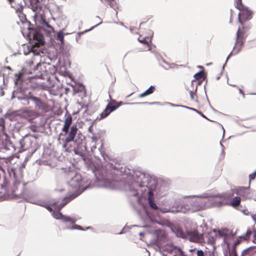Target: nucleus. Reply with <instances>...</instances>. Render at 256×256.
I'll return each instance as SVG.
<instances>
[{
  "instance_id": "37998d69",
  "label": "nucleus",
  "mask_w": 256,
  "mask_h": 256,
  "mask_svg": "<svg viewBox=\"0 0 256 256\" xmlns=\"http://www.w3.org/2000/svg\"><path fill=\"white\" fill-rule=\"evenodd\" d=\"M224 130L223 136H224Z\"/></svg>"
},
{
  "instance_id": "f257e3e1",
  "label": "nucleus",
  "mask_w": 256,
  "mask_h": 256,
  "mask_svg": "<svg viewBox=\"0 0 256 256\" xmlns=\"http://www.w3.org/2000/svg\"><path fill=\"white\" fill-rule=\"evenodd\" d=\"M214 198V202L208 205L205 204L204 201L200 198H198L194 201L186 200L183 202L181 207L178 208L176 212L183 213L188 212H196L210 206H220L223 205H230L235 208L240 206L241 200L240 197L236 196L232 199L231 202H228V200L230 198L225 194L216 196Z\"/></svg>"
},
{
  "instance_id": "a18cd8bd",
  "label": "nucleus",
  "mask_w": 256,
  "mask_h": 256,
  "mask_svg": "<svg viewBox=\"0 0 256 256\" xmlns=\"http://www.w3.org/2000/svg\"><path fill=\"white\" fill-rule=\"evenodd\" d=\"M164 212H167L168 211H162Z\"/></svg>"
},
{
  "instance_id": "f8f14e48",
  "label": "nucleus",
  "mask_w": 256,
  "mask_h": 256,
  "mask_svg": "<svg viewBox=\"0 0 256 256\" xmlns=\"http://www.w3.org/2000/svg\"><path fill=\"white\" fill-rule=\"evenodd\" d=\"M78 128L76 126H72L70 128V130L68 137L66 138V142H70L74 140L75 136L77 133Z\"/></svg>"
},
{
  "instance_id": "cd10ccee",
  "label": "nucleus",
  "mask_w": 256,
  "mask_h": 256,
  "mask_svg": "<svg viewBox=\"0 0 256 256\" xmlns=\"http://www.w3.org/2000/svg\"><path fill=\"white\" fill-rule=\"evenodd\" d=\"M197 256H204V252L202 250H198L196 252Z\"/></svg>"
},
{
  "instance_id": "c9c22d12",
  "label": "nucleus",
  "mask_w": 256,
  "mask_h": 256,
  "mask_svg": "<svg viewBox=\"0 0 256 256\" xmlns=\"http://www.w3.org/2000/svg\"><path fill=\"white\" fill-rule=\"evenodd\" d=\"M8 0L10 2L12 3V2L14 0Z\"/></svg>"
},
{
  "instance_id": "4c0bfd02",
  "label": "nucleus",
  "mask_w": 256,
  "mask_h": 256,
  "mask_svg": "<svg viewBox=\"0 0 256 256\" xmlns=\"http://www.w3.org/2000/svg\"><path fill=\"white\" fill-rule=\"evenodd\" d=\"M33 63H34V62H30V65H31V64H32Z\"/></svg>"
},
{
  "instance_id": "4be33fe9",
  "label": "nucleus",
  "mask_w": 256,
  "mask_h": 256,
  "mask_svg": "<svg viewBox=\"0 0 256 256\" xmlns=\"http://www.w3.org/2000/svg\"><path fill=\"white\" fill-rule=\"evenodd\" d=\"M110 112L106 108L105 110L100 114V120L106 117Z\"/></svg>"
},
{
  "instance_id": "e433bc0d",
  "label": "nucleus",
  "mask_w": 256,
  "mask_h": 256,
  "mask_svg": "<svg viewBox=\"0 0 256 256\" xmlns=\"http://www.w3.org/2000/svg\"><path fill=\"white\" fill-rule=\"evenodd\" d=\"M201 114V116H202V117H204V118H206V117H205V116H204L203 114Z\"/></svg>"
},
{
  "instance_id": "dca6fc26",
  "label": "nucleus",
  "mask_w": 256,
  "mask_h": 256,
  "mask_svg": "<svg viewBox=\"0 0 256 256\" xmlns=\"http://www.w3.org/2000/svg\"><path fill=\"white\" fill-rule=\"evenodd\" d=\"M172 253L174 254L173 256H186L182 250L176 248H172Z\"/></svg>"
},
{
  "instance_id": "9d476101",
  "label": "nucleus",
  "mask_w": 256,
  "mask_h": 256,
  "mask_svg": "<svg viewBox=\"0 0 256 256\" xmlns=\"http://www.w3.org/2000/svg\"><path fill=\"white\" fill-rule=\"evenodd\" d=\"M54 218L57 220H60L64 222H70V224H74L75 221L70 219L69 218L63 216L60 212H54L52 213Z\"/></svg>"
},
{
  "instance_id": "9b49d317",
  "label": "nucleus",
  "mask_w": 256,
  "mask_h": 256,
  "mask_svg": "<svg viewBox=\"0 0 256 256\" xmlns=\"http://www.w3.org/2000/svg\"><path fill=\"white\" fill-rule=\"evenodd\" d=\"M242 36V34L240 32V29L238 28L237 32V40L236 43V44L234 48V51H236V53H237L240 50L241 46L242 44V41L240 38Z\"/></svg>"
},
{
  "instance_id": "2f4dec72",
  "label": "nucleus",
  "mask_w": 256,
  "mask_h": 256,
  "mask_svg": "<svg viewBox=\"0 0 256 256\" xmlns=\"http://www.w3.org/2000/svg\"><path fill=\"white\" fill-rule=\"evenodd\" d=\"M74 228V229H78V230H83L80 226H78V225H76L75 226L74 228Z\"/></svg>"
},
{
  "instance_id": "473e14b6",
  "label": "nucleus",
  "mask_w": 256,
  "mask_h": 256,
  "mask_svg": "<svg viewBox=\"0 0 256 256\" xmlns=\"http://www.w3.org/2000/svg\"><path fill=\"white\" fill-rule=\"evenodd\" d=\"M250 180H253L254 178V174H251L250 176Z\"/></svg>"
},
{
  "instance_id": "aec40b11",
  "label": "nucleus",
  "mask_w": 256,
  "mask_h": 256,
  "mask_svg": "<svg viewBox=\"0 0 256 256\" xmlns=\"http://www.w3.org/2000/svg\"><path fill=\"white\" fill-rule=\"evenodd\" d=\"M64 34L62 31L57 33L56 38L58 40L60 41L61 45H63L64 44Z\"/></svg>"
},
{
  "instance_id": "72a5a7b5",
  "label": "nucleus",
  "mask_w": 256,
  "mask_h": 256,
  "mask_svg": "<svg viewBox=\"0 0 256 256\" xmlns=\"http://www.w3.org/2000/svg\"><path fill=\"white\" fill-rule=\"evenodd\" d=\"M239 92L240 93L242 94L243 96H244V92H242V90H241V89H239Z\"/></svg>"
},
{
  "instance_id": "bb28decb",
  "label": "nucleus",
  "mask_w": 256,
  "mask_h": 256,
  "mask_svg": "<svg viewBox=\"0 0 256 256\" xmlns=\"http://www.w3.org/2000/svg\"><path fill=\"white\" fill-rule=\"evenodd\" d=\"M102 2H108L112 6H114L112 2H114V0H100Z\"/></svg>"
},
{
  "instance_id": "4468645a",
  "label": "nucleus",
  "mask_w": 256,
  "mask_h": 256,
  "mask_svg": "<svg viewBox=\"0 0 256 256\" xmlns=\"http://www.w3.org/2000/svg\"><path fill=\"white\" fill-rule=\"evenodd\" d=\"M12 6L15 8L17 13H19L18 16L20 18L22 22H24L26 20V17L24 15V14L22 13L23 10L22 6V5H20L18 6H14L12 5Z\"/></svg>"
},
{
  "instance_id": "6ab92c4d",
  "label": "nucleus",
  "mask_w": 256,
  "mask_h": 256,
  "mask_svg": "<svg viewBox=\"0 0 256 256\" xmlns=\"http://www.w3.org/2000/svg\"><path fill=\"white\" fill-rule=\"evenodd\" d=\"M116 102L115 101H114L112 102L109 104L106 107V108L109 110L110 112H113L114 110L117 108H118V106H116Z\"/></svg>"
},
{
  "instance_id": "412c9836",
  "label": "nucleus",
  "mask_w": 256,
  "mask_h": 256,
  "mask_svg": "<svg viewBox=\"0 0 256 256\" xmlns=\"http://www.w3.org/2000/svg\"><path fill=\"white\" fill-rule=\"evenodd\" d=\"M165 104L170 106H174V107H176V106H183L184 107V106L174 104H172V103H170V102H166V103H165ZM184 108H188V109L192 110H194V111L198 112V111L194 109V108H189V107H188V106H184Z\"/></svg>"
},
{
  "instance_id": "58836bf2",
  "label": "nucleus",
  "mask_w": 256,
  "mask_h": 256,
  "mask_svg": "<svg viewBox=\"0 0 256 256\" xmlns=\"http://www.w3.org/2000/svg\"><path fill=\"white\" fill-rule=\"evenodd\" d=\"M143 234H143V233H142V232H140V236H142V235H143Z\"/></svg>"
},
{
  "instance_id": "393cba45",
  "label": "nucleus",
  "mask_w": 256,
  "mask_h": 256,
  "mask_svg": "<svg viewBox=\"0 0 256 256\" xmlns=\"http://www.w3.org/2000/svg\"><path fill=\"white\" fill-rule=\"evenodd\" d=\"M44 24H46V27L48 28V32L50 33V32H54V29L49 24L48 22H44Z\"/></svg>"
},
{
  "instance_id": "0eeeda50",
  "label": "nucleus",
  "mask_w": 256,
  "mask_h": 256,
  "mask_svg": "<svg viewBox=\"0 0 256 256\" xmlns=\"http://www.w3.org/2000/svg\"><path fill=\"white\" fill-rule=\"evenodd\" d=\"M30 6L32 10L36 12L38 16H42L44 12L42 10V0H30Z\"/></svg>"
},
{
  "instance_id": "6e6552de",
  "label": "nucleus",
  "mask_w": 256,
  "mask_h": 256,
  "mask_svg": "<svg viewBox=\"0 0 256 256\" xmlns=\"http://www.w3.org/2000/svg\"><path fill=\"white\" fill-rule=\"evenodd\" d=\"M187 234L190 240L194 242H204L202 234H198L196 231H188Z\"/></svg>"
},
{
  "instance_id": "ddd939ff",
  "label": "nucleus",
  "mask_w": 256,
  "mask_h": 256,
  "mask_svg": "<svg viewBox=\"0 0 256 256\" xmlns=\"http://www.w3.org/2000/svg\"><path fill=\"white\" fill-rule=\"evenodd\" d=\"M250 234L251 231L250 230H248L246 231V232L244 235L239 236L236 239V240L234 242V246H236V245L238 244L242 241L247 240Z\"/></svg>"
},
{
  "instance_id": "2eb2a0df",
  "label": "nucleus",
  "mask_w": 256,
  "mask_h": 256,
  "mask_svg": "<svg viewBox=\"0 0 256 256\" xmlns=\"http://www.w3.org/2000/svg\"><path fill=\"white\" fill-rule=\"evenodd\" d=\"M72 118L70 116H68L65 120L62 131L67 132L70 126L72 123Z\"/></svg>"
},
{
  "instance_id": "5701e85b",
  "label": "nucleus",
  "mask_w": 256,
  "mask_h": 256,
  "mask_svg": "<svg viewBox=\"0 0 256 256\" xmlns=\"http://www.w3.org/2000/svg\"><path fill=\"white\" fill-rule=\"evenodd\" d=\"M203 76H204V72L202 71V72H199L196 74L194 75V78L195 80H197V79L202 78Z\"/></svg>"
},
{
  "instance_id": "7c9ffc66",
  "label": "nucleus",
  "mask_w": 256,
  "mask_h": 256,
  "mask_svg": "<svg viewBox=\"0 0 256 256\" xmlns=\"http://www.w3.org/2000/svg\"><path fill=\"white\" fill-rule=\"evenodd\" d=\"M124 104H128V103L124 104L122 102H120L118 103H116V106H118V107H119L120 106H122V105Z\"/></svg>"
},
{
  "instance_id": "423d86ee",
  "label": "nucleus",
  "mask_w": 256,
  "mask_h": 256,
  "mask_svg": "<svg viewBox=\"0 0 256 256\" xmlns=\"http://www.w3.org/2000/svg\"><path fill=\"white\" fill-rule=\"evenodd\" d=\"M242 0H236V7L240 10L238 14V22L240 24L242 23V20H248L250 18L251 12L246 6L242 4Z\"/></svg>"
},
{
  "instance_id": "79ce46f5",
  "label": "nucleus",
  "mask_w": 256,
  "mask_h": 256,
  "mask_svg": "<svg viewBox=\"0 0 256 256\" xmlns=\"http://www.w3.org/2000/svg\"><path fill=\"white\" fill-rule=\"evenodd\" d=\"M132 94H130L128 95L127 97L130 96Z\"/></svg>"
},
{
  "instance_id": "a878e982",
  "label": "nucleus",
  "mask_w": 256,
  "mask_h": 256,
  "mask_svg": "<svg viewBox=\"0 0 256 256\" xmlns=\"http://www.w3.org/2000/svg\"><path fill=\"white\" fill-rule=\"evenodd\" d=\"M64 205H65V204H61L60 206H56L55 203L54 204V206L56 207L55 210H61L64 206Z\"/></svg>"
},
{
  "instance_id": "49530a36",
  "label": "nucleus",
  "mask_w": 256,
  "mask_h": 256,
  "mask_svg": "<svg viewBox=\"0 0 256 256\" xmlns=\"http://www.w3.org/2000/svg\"><path fill=\"white\" fill-rule=\"evenodd\" d=\"M28 101L29 100H27ZM28 104L29 103V102H28Z\"/></svg>"
},
{
  "instance_id": "f704fd0d",
  "label": "nucleus",
  "mask_w": 256,
  "mask_h": 256,
  "mask_svg": "<svg viewBox=\"0 0 256 256\" xmlns=\"http://www.w3.org/2000/svg\"><path fill=\"white\" fill-rule=\"evenodd\" d=\"M151 104H159V102H154L151 103Z\"/></svg>"
},
{
  "instance_id": "b1692460",
  "label": "nucleus",
  "mask_w": 256,
  "mask_h": 256,
  "mask_svg": "<svg viewBox=\"0 0 256 256\" xmlns=\"http://www.w3.org/2000/svg\"><path fill=\"white\" fill-rule=\"evenodd\" d=\"M240 196L243 200H246L250 198L249 193L248 191L244 192V194H240Z\"/></svg>"
},
{
  "instance_id": "39448f33",
  "label": "nucleus",
  "mask_w": 256,
  "mask_h": 256,
  "mask_svg": "<svg viewBox=\"0 0 256 256\" xmlns=\"http://www.w3.org/2000/svg\"><path fill=\"white\" fill-rule=\"evenodd\" d=\"M66 178L68 180L70 186L82 190L84 185L82 176L74 170H70L66 173Z\"/></svg>"
},
{
  "instance_id": "f3484780",
  "label": "nucleus",
  "mask_w": 256,
  "mask_h": 256,
  "mask_svg": "<svg viewBox=\"0 0 256 256\" xmlns=\"http://www.w3.org/2000/svg\"><path fill=\"white\" fill-rule=\"evenodd\" d=\"M154 90V86H152L148 90H146L145 92H144L143 93L141 94L139 96L140 98H143V97L146 96L153 93Z\"/></svg>"
},
{
  "instance_id": "ea45409f",
  "label": "nucleus",
  "mask_w": 256,
  "mask_h": 256,
  "mask_svg": "<svg viewBox=\"0 0 256 256\" xmlns=\"http://www.w3.org/2000/svg\"><path fill=\"white\" fill-rule=\"evenodd\" d=\"M102 24V22H100L98 24V25L99 24ZM97 26H98V24H97ZM94 27H95V26H94L93 28H94Z\"/></svg>"
},
{
  "instance_id": "a211bd4d",
  "label": "nucleus",
  "mask_w": 256,
  "mask_h": 256,
  "mask_svg": "<svg viewBox=\"0 0 256 256\" xmlns=\"http://www.w3.org/2000/svg\"><path fill=\"white\" fill-rule=\"evenodd\" d=\"M30 202H32V203H34V204H37L38 205H40V206H44L50 212H52V208L47 206L46 204H45V203L44 202H42L41 200H34V201H30Z\"/></svg>"
},
{
  "instance_id": "c03bdc74",
  "label": "nucleus",
  "mask_w": 256,
  "mask_h": 256,
  "mask_svg": "<svg viewBox=\"0 0 256 256\" xmlns=\"http://www.w3.org/2000/svg\"><path fill=\"white\" fill-rule=\"evenodd\" d=\"M136 103H131L130 104H135Z\"/></svg>"
},
{
  "instance_id": "c85d7f7f",
  "label": "nucleus",
  "mask_w": 256,
  "mask_h": 256,
  "mask_svg": "<svg viewBox=\"0 0 256 256\" xmlns=\"http://www.w3.org/2000/svg\"><path fill=\"white\" fill-rule=\"evenodd\" d=\"M208 196H207L206 194H203V195H202L201 196H200V198H208ZM188 197L190 198H199V196H189Z\"/></svg>"
},
{
  "instance_id": "1a4fd4ad",
  "label": "nucleus",
  "mask_w": 256,
  "mask_h": 256,
  "mask_svg": "<svg viewBox=\"0 0 256 256\" xmlns=\"http://www.w3.org/2000/svg\"><path fill=\"white\" fill-rule=\"evenodd\" d=\"M153 35V32L151 30H149L148 32V35L147 36H140L138 38V41L142 44H147L148 46V50H150V44L151 43L152 38Z\"/></svg>"
},
{
  "instance_id": "20e7f679",
  "label": "nucleus",
  "mask_w": 256,
  "mask_h": 256,
  "mask_svg": "<svg viewBox=\"0 0 256 256\" xmlns=\"http://www.w3.org/2000/svg\"><path fill=\"white\" fill-rule=\"evenodd\" d=\"M222 238L224 239V242L229 247L231 243V239L233 238L232 236H227L224 230H216L210 232L207 236L208 242L210 244H214L218 238Z\"/></svg>"
},
{
  "instance_id": "a19ab883",
  "label": "nucleus",
  "mask_w": 256,
  "mask_h": 256,
  "mask_svg": "<svg viewBox=\"0 0 256 256\" xmlns=\"http://www.w3.org/2000/svg\"><path fill=\"white\" fill-rule=\"evenodd\" d=\"M230 86H235L234 85V84H228Z\"/></svg>"
},
{
  "instance_id": "7ed1b4c3",
  "label": "nucleus",
  "mask_w": 256,
  "mask_h": 256,
  "mask_svg": "<svg viewBox=\"0 0 256 256\" xmlns=\"http://www.w3.org/2000/svg\"><path fill=\"white\" fill-rule=\"evenodd\" d=\"M30 45L24 46V53L25 55L28 54L34 56V60L39 58V52L35 50L36 47H39L42 45L44 42L43 36L39 32L32 30L30 34Z\"/></svg>"
},
{
  "instance_id": "f03ea898",
  "label": "nucleus",
  "mask_w": 256,
  "mask_h": 256,
  "mask_svg": "<svg viewBox=\"0 0 256 256\" xmlns=\"http://www.w3.org/2000/svg\"><path fill=\"white\" fill-rule=\"evenodd\" d=\"M128 180L130 184L134 185L136 188L137 194L140 192L142 194L148 191V200L150 206L154 209H158V206L153 200V190L155 188V182L150 179L148 176L144 172H136L132 176H128Z\"/></svg>"
},
{
  "instance_id": "c756f323",
  "label": "nucleus",
  "mask_w": 256,
  "mask_h": 256,
  "mask_svg": "<svg viewBox=\"0 0 256 256\" xmlns=\"http://www.w3.org/2000/svg\"><path fill=\"white\" fill-rule=\"evenodd\" d=\"M194 92H192V91H190V98H191V99L192 100H195V96H194Z\"/></svg>"
}]
</instances>
